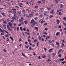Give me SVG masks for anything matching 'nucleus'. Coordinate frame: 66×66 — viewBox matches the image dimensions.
<instances>
[{"instance_id": "obj_1", "label": "nucleus", "mask_w": 66, "mask_h": 66, "mask_svg": "<svg viewBox=\"0 0 66 66\" xmlns=\"http://www.w3.org/2000/svg\"><path fill=\"white\" fill-rule=\"evenodd\" d=\"M34 22H35V21H34V20L32 19L31 20V21L30 22V23H31V24H32L33 23H34Z\"/></svg>"}, {"instance_id": "obj_2", "label": "nucleus", "mask_w": 66, "mask_h": 66, "mask_svg": "<svg viewBox=\"0 0 66 66\" xmlns=\"http://www.w3.org/2000/svg\"><path fill=\"white\" fill-rule=\"evenodd\" d=\"M50 13H51V14H53L54 12V10L52 9L51 11H50Z\"/></svg>"}, {"instance_id": "obj_3", "label": "nucleus", "mask_w": 66, "mask_h": 66, "mask_svg": "<svg viewBox=\"0 0 66 66\" xmlns=\"http://www.w3.org/2000/svg\"><path fill=\"white\" fill-rule=\"evenodd\" d=\"M60 8H62V7H64V5H63L61 4H60Z\"/></svg>"}, {"instance_id": "obj_4", "label": "nucleus", "mask_w": 66, "mask_h": 66, "mask_svg": "<svg viewBox=\"0 0 66 66\" xmlns=\"http://www.w3.org/2000/svg\"><path fill=\"white\" fill-rule=\"evenodd\" d=\"M12 10H13V12L14 13H16V9H12Z\"/></svg>"}, {"instance_id": "obj_5", "label": "nucleus", "mask_w": 66, "mask_h": 66, "mask_svg": "<svg viewBox=\"0 0 66 66\" xmlns=\"http://www.w3.org/2000/svg\"><path fill=\"white\" fill-rule=\"evenodd\" d=\"M23 14H25L26 13V11L24 9H23L22 10Z\"/></svg>"}, {"instance_id": "obj_6", "label": "nucleus", "mask_w": 66, "mask_h": 66, "mask_svg": "<svg viewBox=\"0 0 66 66\" xmlns=\"http://www.w3.org/2000/svg\"><path fill=\"white\" fill-rule=\"evenodd\" d=\"M10 38L11 39H12V42L14 41V39H13V38L12 37V36H10Z\"/></svg>"}, {"instance_id": "obj_7", "label": "nucleus", "mask_w": 66, "mask_h": 66, "mask_svg": "<svg viewBox=\"0 0 66 66\" xmlns=\"http://www.w3.org/2000/svg\"><path fill=\"white\" fill-rule=\"evenodd\" d=\"M56 21L57 22V24H59V23H60V21L59 20H56Z\"/></svg>"}, {"instance_id": "obj_8", "label": "nucleus", "mask_w": 66, "mask_h": 66, "mask_svg": "<svg viewBox=\"0 0 66 66\" xmlns=\"http://www.w3.org/2000/svg\"><path fill=\"white\" fill-rule=\"evenodd\" d=\"M35 24H37V22H34L32 24L33 25V26H34V25H35Z\"/></svg>"}, {"instance_id": "obj_9", "label": "nucleus", "mask_w": 66, "mask_h": 66, "mask_svg": "<svg viewBox=\"0 0 66 66\" xmlns=\"http://www.w3.org/2000/svg\"><path fill=\"white\" fill-rule=\"evenodd\" d=\"M60 34V32H57L56 34V36H58V35H59Z\"/></svg>"}, {"instance_id": "obj_10", "label": "nucleus", "mask_w": 66, "mask_h": 66, "mask_svg": "<svg viewBox=\"0 0 66 66\" xmlns=\"http://www.w3.org/2000/svg\"><path fill=\"white\" fill-rule=\"evenodd\" d=\"M52 50H53L52 49V48L50 49L49 50L50 52H52Z\"/></svg>"}, {"instance_id": "obj_11", "label": "nucleus", "mask_w": 66, "mask_h": 66, "mask_svg": "<svg viewBox=\"0 0 66 66\" xmlns=\"http://www.w3.org/2000/svg\"><path fill=\"white\" fill-rule=\"evenodd\" d=\"M8 24L9 25V26H11V25H12L13 24H12V23L10 22H9L8 23Z\"/></svg>"}, {"instance_id": "obj_12", "label": "nucleus", "mask_w": 66, "mask_h": 66, "mask_svg": "<svg viewBox=\"0 0 66 66\" xmlns=\"http://www.w3.org/2000/svg\"><path fill=\"white\" fill-rule=\"evenodd\" d=\"M64 60V58H63V59H60L59 60H60V61H63V60Z\"/></svg>"}, {"instance_id": "obj_13", "label": "nucleus", "mask_w": 66, "mask_h": 66, "mask_svg": "<svg viewBox=\"0 0 66 66\" xmlns=\"http://www.w3.org/2000/svg\"><path fill=\"white\" fill-rule=\"evenodd\" d=\"M63 19L65 21H66V17H64L63 18Z\"/></svg>"}, {"instance_id": "obj_14", "label": "nucleus", "mask_w": 66, "mask_h": 66, "mask_svg": "<svg viewBox=\"0 0 66 66\" xmlns=\"http://www.w3.org/2000/svg\"><path fill=\"white\" fill-rule=\"evenodd\" d=\"M49 17L51 19V17L53 18V16L52 15H51Z\"/></svg>"}, {"instance_id": "obj_15", "label": "nucleus", "mask_w": 66, "mask_h": 66, "mask_svg": "<svg viewBox=\"0 0 66 66\" xmlns=\"http://www.w3.org/2000/svg\"><path fill=\"white\" fill-rule=\"evenodd\" d=\"M16 16H14V17H12V19H13V20H14L15 19H16Z\"/></svg>"}, {"instance_id": "obj_16", "label": "nucleus", "mask_w": 66, "mask_h": 66, "mask_svg": "<svg viewBox=\"0 0 66 66\" xmlns=\"http://www.w3.org/2000/svg\"><path fill=\"white\" fill-rule=\"evenodd\" d=\"M3 31H4V32H5L6 33H7V34H9V32H7V31H6L5 30H3Z\"/></svg>"}, {"instance_id": "obj_17", "label": "nucleus", "mask_w": 66, "mask_h": 66, "mask_svg": "<svg viewBox=\"0 0 66 66\" xmlns=\"http://www.w3.org/2000/svg\"><path fill=\"white\" fill-rule=\"evenodd\" d=\"M63 24L64 25V26H66V24L65 23V22L64 21L63 22Z\"/></svg>"}, {"instance_id": "obj_18", "label": "nucleus", "mask_w": 66, "mask_h": 66, "mask_svg": "<svg viewBox=\"0 0 66 66\" xmlns=\"http://www.w3.org/2000/svg\"><path fill=\"white\" fill-rule=\"evenodd\" d=\"M3 23H5V24H7V22L6 21H4L3 22Z\"/></svg>"}, {"instance_id": "obj_19", "label": "nucleus", "mask_w": 66, "mask_h": 66, "mask_svg": "<svg viewBox=\"0 0 66 66\" xmlns=\"http://www.w3.org/2000/svg\"><path fill=\"white\" fill-rule=\"evenodd\" d=\"M20 29L21 31H23V29H22V27H20Z\"/></svg>"}, {"instance_id": "obj_20", "label": "nucleus", "mask_w": 66, "mask_h": 66, "mask_svg": "<svg viewBox=\"0 0 66 66\" xmlns=\"http://www.w3.org/2000/svg\"><path fill=\"white\" fill-rule=\"evenodd\" d=\"M17 14H18V15H20V14H21V13L20 12H17Z\"/></svg>"}, {"instance_id": "obj_21", "label": "nucleus", "mask_w": 66, "mask_h": 66, "mask_svg": "<svg viewBox=\"0 0 66 66\" xmlns=\"http://www.w3.org/2000/svg\"><path fill=\"white\" fill-rule=\"evenodd\" d=\"M54 61H55V62H59V60H54Z\"/></svg>"}, {"instance_id": "obj_22", "label": "nucleus", "mask_w": 66, "mask_h": 66, "mask_svg": "<svg viewBox=\"0 0 66 66\" xmlns=\"http://www.w3.org/2000/svg\"><path fill=\"white\" fill-rule=\"evenodd\" d=\"M24 23L25 24H27V23H28V22H27L26 21H24Z\"/></svg>"}, {"instance_id": "obj_23", "label": "nucleus", "mask_w": 66, "mask_h": 66, "mask_svg": "<svg viewBox=\"0 0 66 66\" xmlns=\"http://www.w3.org/2000/svg\"><path fill=\"white\" fill-rule=\"evenodd\" d=\"M3 27H4V29H6V27H5L6 26H5V25H3Z\"/></svg>"}, {"instance_id": "obj_24", "label": "nucleus", "mask_w": 66, "mask_h": 66, "mask_svg": "<svg viewBox=\"0 0 66 66\" xmlns=\"http://www.w3.org/2000/svg\"><path fill=\"white\" fill-rule=\"evenodd\" d=\"M1 14H2V15H3V16H5V14L4 13H1Z\"/></svg>"}, {"instance_id": "obj_25", "label": "nucleus", "mask_w": 66, "mask_h": 66, "mask_svg": "<svg viewBox=\"0 0 66 66\" xmlns=\"http://www.w3.org/2000/svg\"><path fill=\"white\" fill-rule=\"evenodd\" d=\"M27 31H28V32H29V30L28 28L26 29Z\"/></svg>"}, {"instance_id": "obj_26", "label": "nucleus", "mask_w": 66, "mask_h": 66, "mask_svg": "<svg viewBox=\"0 0 66 66\" xmlns=\"http://www.w3.org/2000/svg\"><path fill=\"white\" fill-rule=\"evenodd\" d=\"M38 3H39V4H40V3H42L41 1H38Z\"/></svg>"}, {"instance_id": "obj_27", "label": "nucleus", "mask_w": 66, "mask_h": 66, "mask_svg": "<svg viewBox=\"0 0 66 66\" xmlns=\"http://www.w3.org/2000/svg\"><path fill=\"white\" fill-rule=\"evenodd\" d=\"M62 47H63L65 46V45H64V44H63V43H62Z\"/></svg>"}, {"instance_id": "obj_28", "label": "nucleus", "mask_w": 66, "mask_h": 66, "mask_svg": "<svg viewBox=\"0 0 66 66\" xmlns=\"http://www.w3.org/2000/svg\"><path fill=\"white\" fill-rule=\"evenodd\" d=\"M35 29H36V30H38V27H35Z\"/></svg>"}, {"instance_id": "obj_29", "label": "nucleus", "mask_w": 66, "mask_h": 66, "mask_svg": "<svg viewBox=\"0 0 66 66\" xmlns=\"http://www.w3.org/2000/svg\"><path fill=\"white\" fill-rule=\"evenodd\" d=\"M49 43L51 44V43H52V41L51 40H49Z\"/></svg>"}, {"instance_id": "obj_30", "label": "nucleus", "mask_w": 66, "mask_h": 66, "mask_svg": "<svg viewBox=\"0 0 66 66\" xmlns=\"http://www.w3.org/2000/svg\"><path fill=\"white\" fill-rule=\"evenodd\" d=\"M56 45H58V46H59V42H56Z\"/></svg>"}, {"instance_id": "obj_31", "label": "nucleus", "mask_w": 66, "mask_h": 66, "mask_svg": "<svg viewBox=\"0 0 66 66\" xmlns=\"http://www.w3.org/2000/svg\"><path fill=\"white\" fill-rule=\"evenodd\" d=\"M58 56H59V57H61L62 56L61 55V54H59L58 55Z\"/></svg>"}, {"instance_id": "obj_32", "label": "nucleus", "mask_w": 66, "mask_h": 66, "mask_svg": "<svg viewBox=\"0 0 66 66\" xmlns=\"http://www.w3.org/2000/svg\"><path fill=\"white\" fill-rule=\"evenodd\" d=\"M39 38L40 40H41V37L39 36Z\"/></svg>"}, {"instance_id": "obj_33", "label": "nucleus", "mask_w": 66, "mask_h": 66, "mask_svg": "<svg viewBox=\"0 0 66 66\" xmlns=\"http://www.w3.org/2000/svg\"><path fill=\"white\" fill-rule=\"evenodd\" d=\"M55 1L56 3H59V1L57 0H55Z\"/></svg>"}, {"instance_id": "obj_34", "label": "nucleus", "mask_w": 66, "mask_h": 66, "mask_svg": "<svg viewBox=\"0 0 66 66\" xmlns=\"http://www.w3.org/2000/svg\"><path fill=\"white\" fill-rule=\"evenodd\" d=\"M44 22V21L43 20H42L41 21L40 23H43Z\"/></svg>"}, {"instance_id": "obj_35", "label": "nucleus", "mask_w": 66, "mask_h": 66, "mask_svg": "<svg viewBox=\"0 0 66 66\" xmlns=\"http://www.w3.org/2000/svg\"><path fill=\"white\" fill-rule=\"evenodd\" d=\"M37 41V40L36 39L34 40V42H35Z\"/></svg>"}, {"instance_id": "obj_36", "label": "nucleus", "mask_w": 66, "mask_h": 66, "mask_svg": "<svg viewBox=\"0 0 66 66\" xmlns=\"http://www.w3.org/2000/svg\"><path fill=\"white\" fill-rule=\"evenodd\" d=\"M19 20L20 22H21L22 21H23L21 19H19Z\"/></svg>"}, {"instance_id": "obj_37", "label": "nucleus", "mask_w": 66, "mask_h": 66, "mask_svg": "<svg viewBox=\"0 0 66 66\" xmlns=\"http://www.w3.org/2000/svg\"><path fill=\"white\" fill-rule=\"evenodd\" d=\"M47 24H48V23H45L44 24V25H45V26H47Z\"/></svg>"}, {"instance_id": "obj_38", "label": "nucleus", "mask_w": 66, "mask_h": 66, "mask_svg": "<svg viewBox=\"0 0 66 66\" xmlns=\"http://www.w3.org/2000/svg\"><path fill=\"white\" fill-rule=\"evenodd\" d=\"M47 9H48V10H50V9H51V8H48V7H47L46 8Z\"/></svg>"}, {"instance_id": "obj_39", "label": "nucleus", "mask_w": 66, "mask_h": 66, "mask_svg": "<svg viewBox=\"0 0 66 66\" xmlns=\"http://www.w3.org/2000/svg\"><path fill=\"white\" fill-rule=\"evenodd\" d=\"M44 49L45 51H46L47 50V48H46L45 47H44Z\"/></svg>"}, {"instance_id": "obj_40", "label": "nucleus", "mask_w": 66, "mask_h": 66, "mask_svg": "<svg viewBox=\"0 0 66 66\" xmlns=\"http://www.w3.org/2000/svg\"><path fill=\"white\" fill-rule=\"evenodd\" d=\"M3 51H4V52H6V50H5V49H4L3 50Z\"/></svg>"}, {"instance_id": "obj_41", "label": "nucleus", "mask_w": 66, "mask_h": 66, "mask_svg": "<svg viewBox=\"0 0 66 66\" xmlns=\"http://www.w3.org/2000/svg\"><path fill=\"white\" fill-rule=\"evenodd\" d=\"M59 15H62V12H60L59 13Z\"/></svg>"}, {"instance_id": "obj_42", "label": "nucleus", "mask_w": 66, "mask_h": 66, "mask_svg": "<svg viewBox=\"0 0 66 66\" xmlns=\"http://www.w3.org/2000/svg\"><path fill=\"white\" fill-rule=\"evenodd\" d=\"M37 19H38V18H37V17H36L35 18V20H36Z\"/></svg>"}, {"instance_id": "obj_43", "label": "nucleus", "mask_w": 66, "mask_h": 66, "mask_svg": "<svg viewBox=\"0 0 66 66\" xmlns=\"http://www.w3.org/2000/svg\"><path fill=\"white\" fill-rule=\"evenodd\" d=\"M21 39L20 38L19 39V42H21Z\"/></svg>"}, {"instance_id": "obj_44", "label": "nucleus", "mask_w": 66, "mask_h": 66, "mask_svg": "<svg viewBox=\"0 0 66 66\" xmlns=\"http://www.w3.org/2000/svg\"><path fill=\"white\" fill-rule=\"evenodd\" d=\"M26 48H29V46H25Z\"/></svg>"}, {"instance_id": "obj_45", "label": "nucleus", "mask_w": 66, "mask_h": 66, "mask_svg": "<svg viewBox=\"0 0 66 66\" xmlns=\"http://www.w3.org/2000/svg\"><path fill=\"white\" fill-rule=\"evenodd\" d=\"M23 30L24 31H26V28H23Z\"/></svg>"}, {"instance_id": "obj_46", "label": "nucleus", "mask_w": 66, "mask_h": 66, "mask_svg": "<svg viewBox=\"0 0 66 66\" xmlns=\"http://www.w3.org/2000/svg\"><path fill=\"white\" fill-rule=\"evenodd\" d=\"M46 37L48 38H49H49H50V37L49 36H47Z\"/></svg>"}, {"instance_id": "obj_47", "label": "nucleus", "mask_w": 66, "mask_h": 66, "mask_svg": "<svg viewBox=\"0 0 66 66\" xmlns=\"http://www.w3.org/2000/svg\"><path fill=\"white\" fill-rule=\"evenodd\" d=\"M16 30L17 31H18V30H19V27H17L16 28Z\"/></svg>"}, {"instance_id": "obj_48", "label": "nucleus", "mask_w": 66, "mask_h": 66, "mask_svg": "<svg viewBox=\"0 0 66 66\" xmlns=\"http://www.w3.org/2000/svg\"><path fill=\"white\" fill-rule=\"evenodd\" d=\"M52 55H53V57L55 56V54H54V53H53Z\"/></svg>"}, {"instance_id": "obj_49", "label": "nucleus", "mask_w": 66, "mask_h": 66, "mask_svg": "<svg viewBox=\"0 0 66 66\" xmlns=\"http://www.w3.org/2000/svg\"><path fill=\"white\" fill-rule=\"evenodd\" d=\"M32 16H33V15H32V14H29V16H30V17H32Z\"/></svg>"}, {"instance_id": "obj_50", "label": "nucleus", "mask_w": 66, "mask_h": 66, "mask_svg": "<svg viewBox=\"0 0 66 66\" xmlns=\"http://www.w3.org/2000/svg\"><path fill=\"white\" fill-rule=\"evenodd\" d=\"M39 14L38 13H35V15H36V16H37V15H38Z\"/></svg>"}, {"instance_id": "obj_51", "label": "nucleus", "mask_w": 66, "mask_h": 66, "mask_svg": "<svg viewBox=\"0 0 66 66\" xmlns=\"http://www.w3.org/2000/svg\"><path fill=\"white\" fill-rule=\"evenodd\" d=\"M44 34H45V35H47V33L46 32H45L44 33Z\"/></svg>"}, {"instance_id": "obj_52", "label": "nucleus", "mask_w": 66, "mask_h": 66, "mask_svg": "<svg viewBox=\"0 0 66 66\" xmlns=\"http://www.w3.org/2000/svg\"><path fill=\"white\" fill-rule=\"evenodd\" d=\"M28 40L29 42H31V40L30 39H28Z\"/></svg>"}, {"instance_id": "obj_53", "label": "nucleus", "mask_w": 66, "mask_h": 66, "mask_svg": "<svg viewBox=\"0 0 66 66\" xmlns=\"http://www.w3.org/2000/svg\"><path fill=\"white\" fill-rule=\"evenodd\" d=\"M7 28H10V27H9V25H7Z\"/></svg>"}, {"instance_id": "obj_54", "label": "nucleus", "mask_w": 66, "mask_h": 66, "mask_svg": "<svg viewBox=\"0 0 66 66\" xmlns=\"http://www.w3.org/2000/svg\"><path fill=\"white\" fill-rule=\"evenodd\" d=\"M14 17H16V13L14 14Z\"/></svg>"}, {"instance_id": "obj_55", "label": "nucleus", "mask_w": 66, "mask_h": 66, "mask_svg": "<svg viewBox=\"0 0 66 66\" xmlns=\"http://www.w3.org/2000/svg\"><path fill=\"white\" fill-rule=\"evenodd\" d=\"M38 6H36L35 7V8H37V7H38Z\"/></svg>"}, {"instance_id": "obj_56", "label": "nucleus", "mask_w": 66, "mask_h": 66, "mask_svg": "<svg viewBox=\"0 0 66 66\" xmlns=\"http://www.w3.org/2000/svg\"><path fill=\"white\" fill-rule=\"evenodd\" d=\"M51 61V60L50 59H48V60H47V62L48 63H49V61Z\"/></svg>"}, {"instance_id": "obj_57", "label": "nucleus", "mask_w": 66, "mask_h": 66, "mask_svg": "<svg viewBox=\"0 0 66 66\" xmlns=\"http://www.w3.org/2000/svg\"><path fill=\"white\" fill-rule=\"evenodd\" d=\"M22 54L23 56H25V55H23V53L22 52Z\"/></svg>"}, {"instance_id": "obj_58", "label": "nucleus", "mask_w": 66, "mask_h": 66, "mask_svg": "<svg viewBox=\"0 0 66 66\" xmlns=\"http://www.w3.org/2000/svg\"><path fill=\"white\" fill-rule=\"evenodd\" d=\"M8 12L9 13H10L11 12V13H12V11H10L9 10L8 11Z\"/></svg>"}, {"instance_id": "obj_59", "label": "nucleus", "mask_w": 66, "mask_h": 66, "mask_svg": "<svg viewBox=\"0 0 66 66\" xmlns=\"http://www.w3.org/2000/svg\"><path fill=\"white\" fill-rule=\"evenodd\" d=\"M65 61H64L62 62V64H64V63H65Z\"/></svg>"}, {"instance_id": "obj_60", "label": "nucleus", "mask_w": 66, "mask_h": 66, "mask_svg": "<svg viewBox=\"0 0 66 66\" xmlns=\"http://www.w3.org/2000/svg\"><path fill=\"white\" fill-rule=\"evenodd\" d=\"M33 53H34V55H36V54H35V52H34Z\"/></svg>"}, {"instance_id": "obj_61", "label": "nucleus", "mask_w": 66, "mask_h": 66, "mask_svg": "<svg viewBox=\"0 0 66 66\" xmlns=\"http://www.w3.org/2000/svg\"><path fill=\"white\" fill-rule=\"evenodd\" d=\"M14 21L13 20H11V22H13Z\"/></svg>"}, {"instance_id": "obj_62", "label": "nucleus", "mask_w": 66, "mask_h": 66, "mask_svg": "<svg viewBox=\"0 0 66 66\" xmlns=\"http://www.w3.org/2000/svg\"><path fill=\"white\" fill-rule=\"evenodd\" d=\"M39 43V42H38L37 43V46H38V44Z\"/></svg>"}, {"instance_id": "obj_63", "label": "nucleus", "mask_w": 66, "mask_h": 66, "mask_svg": "<svg viewBox=\"0 0 66 66\" xmlns=\"http://www.w3.org/2000/svg\"><path fill=\"white\" fill-rule=\"evenodd\" d=\"M21 24H21V23H20V24H19V25H18L19 27L20 26H21Z\"/></svg>"}, {"instance_id": "obj_64", "label": "nucleus", "mask_w": 66, "mask_h": 66, "mask_svg": "<svg viewBox=\"0 0 66 66\" xmlns=\"http://www.w3.org/2000/svg\"><path fill=\"white\" fill-rule=\"evenodd\" d=\"M40 17H43V15L42 14H40L39 15Z\"/></svg>"}]
</instances>
